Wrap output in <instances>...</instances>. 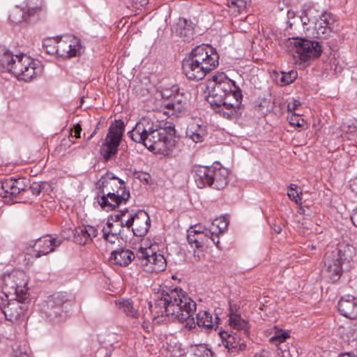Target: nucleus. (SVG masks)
I'll return each instance as SVG.
<instances>
[{
  "instance_id": "nucleus-1",
  "label": "nucleus",
  "mask_w": 357,
  "mask_h": 357,
  "mask_svg": "<svg viewBox=\"0 0 357 357\" xmlns=\"http://www.w3.org/2000/svg\"><path fill=\"white\" fill-rule=\"evenodd\" d=\"M149 308L157 316L169 317L185 324L191 330L195 328L194 314L196 303L181 288L167 289L158 294L153 304Z\"/></svg>"
},
{
  "instance_id": "nucleus-2",
  "label": "nucleus",
  "mask_w": 357,
  "mask_h": 357,
  "mask_svg": "<svg viewBox=\"0 0 357 357\" xmlns=\"http://www.w3.org/2000/svg\"><path fill=\"white\" fill-rule=\"evenodd\" d=\"M175 132L171 125L162 127L158 122L143 119L128 135L135 142L142 143L150 150H162L169 149L174 145Z\"/></svg>"
},
{
  "instance_id": "nucleus-3",
  "label": "nucleus",
  "mask_w": 357,
  "mask_h": 357,
  "mask_svg": "<svg viewBox=\"0 0 357 357\" xmlns=\"http://www.w3.org/2000/svg\"><path fill=\"white\" fill-rule=\"evenodd\" d=\"M219 64V54L211 45L202 44L193 48L183 60L182 69L191 80L202 79Z\"/></svg>"
},
{
  "instance_id": "nucleus-4",
  "label": "nucleus",
  "mask_w": 357,
  "mask_h": 357,
  "mask_svg": "<svg viewBox=\"0 0 357 357\" xmlns=\"http://www.w3.org/2000/svg\"><path fill=\"white\" fill-rule=\"evenodd\" d=\"M0 65L17 79L30 82L38 73V63L25 54H13L8 50L0 55Z\"/></svg>"
},
{
  "instance_id": "nucleus-5",
  "label": "nucleus",
  "mask_w": 357,
  "mask_h": 357,
  "mask_svg": "<svg viewBox=\"0 0 357 357\" xmlns=\"http://www.w3.org/2000/svg\"><path fill=\"white\" fill-rule=\"evenodd\" d=\"M234 81L229 79L224 73L213 76L208 82L207 101L214 107H220L222 100L234 86Z\"/></svg>"
},
{
  "instance_id": "nucleus-6",
  "label": "nucleus",
  "mask_w": 357,
  "mask_h": 357,
  "mask_svg": "<svg viewBox=\"0 0 357 357\" xmlns=\"http://www.w3.org/2000/svg\"><path fill=\"white\" fill-rule=\"evenodd\" d=\"M289 51L298 54L300 59L306 61L315 58L321 52V45L317 41H311L303 38H293L287 40Z\"/></svg>"
},
{
  "instance_id": "nucleus-7",
  "label": "nucleus",
  "mask_w": 357,
  "mask_h": 357,
  "mask_svg": "<svg viewBox=\"0 0 357 357\" xmlns=\"http://www.w3.org/2000/svg\"><path fill=\"white\" fill-rule=\"evenodd\" d=\"M123 130L124 123L121 120L116 121L115 123L110 126L100 149V155L105 160H108L116 153Z\"/></svg>"
},
{
  "instance_id": "nucleus-8",
  "label": "nucleus",
  "mask_w": 357,
  "mask_h": 357,
  "mask_svg": "<svg viewBox=\"0 0 357 357\" xmlns=\"http://www.w3.org/2000/svg\"><path fill=\"white\" fill-rule=\"evenodd\" d=\"M63 239L59 237L43 236L30 241L24 252L26 255H29L31 258L38 259L54 251L56 248L61 245Z\"/></svg>"
},
{
  "instance_id": "nucleus-9",
  "label": "nucleus",
  "mask_w": 357,
  "mask_h": 357,
  "mask_svg": "<svg viewBox=\"0 0 357 357\" xmlns=\"http://www.w3.org/2000/svg\"><path fill=\"white\" fill-rule=\"evenodd\" d=\"M350 251L349 247L335 248L331 252H327L324 257V266L326 271L331 275L333 280L338 279L342 272V264L349 261L350 256L348 252Z\"/></svg>"
},
{
  "instance_id": "nucleus-10",
  "label": "nucleus",
  "mask_w": 357,
  "mask_h": 357,
  "mask_svg": "<svg viewBox=\"0 0 357 357\" xmlns=\"http://www.w3.org/2000/svg\"><path fill=\"white\" fill-rule=\"evenodd\" d=\"M112 173H107L102 176L97 182V201L100 207L107 211L115 209V205L110 202L112 196H114V192H112Z\"/></svg>"
},
{
  "instance_id": "nucleus-11",
  "label": "nucleus",
  "mask_w": 357,
  "mask_h": 357,
  "mask_svg": "<svg viewBox=\"0 0 357 357\" xmlns=\"http://www.w3.org/2000/svg\"><path fill=\"white\" fill-rule=\"evenodd\" d=\"M22 300L17 297L13 299L0 295V310L8 321L15 322L23 316L27 306Z\"/></svg>"
},
{
  "instance_id": "nucleus-12",
  "label": "nucleus",
  "mask_w": 357,
  "mask_h": 357,
  "mask_svg": "<svg viewBox=\"0 0 357 357\" xmlns=\"http://www.w3.org/2000/svg\"><path fill=\"white\" fill-rule=\"evenodd\" d=\"M336 29L335 16L326 13L321 15L319 21L314 26L306 28L312 37L320 39L327 38Z\"/></svg>"
},
{
  "instance_id": "nucleus-13",
  "label": "nucleus",
  "mask_w": 357,
  "mask_h": 357,
  "mask_svg": "<svg viewBox=\"0 0 357 357\" xmlns=\"http://www.w3.org/2000/svg\"><path fill=\"white\" fill-rule=\"evenodd\" d=\"M139 257L142 266H144L146 271L158 273L164 271L166 268V260L163 255L155 252L152 246L141 248Z\"/></svg>"
},
{
  "instance_id": "nucleus-14",
  "label": "nucleus",
  "mask_w": 357,
  "mask_h": 357,
  "mask_svg": "<svg viewBox=\"0 0 357 357\" xmlns=\"http://www.w3.org/2000/svg\"><path fill=\"white\" fill-rule=\"evenodd\" d=\"M28 185V181L25 178H6L0 182V197H15L21 192L26 191Z\"/></svg>"
},
{
  "instance_id": "nucleus-15",
  "label": "nucleus",
  "mask_w": 357,
  "mask_h": 357,
  "mask_svg": "<svg viewBox=\"0 0 357 357\" xmlns=\"http://www.w3.org/2000/svg\"><path fill=\"white\" fill-rule=\"evenodd\" d=\"M320 16L319 11L313 8H308L299 16L296 15L294 11L289 10L287 12L288 26L291 29L294 25L301 23L303 29L306 30L309 26H314L319 21Z\"/></svg>"
},
{
  "instance_id": "nucleus-16",
  "label": "nucleus",
  "mask_w": 357,
  "mask_h": 357,
  "mask_svg": "<svg viewBox=\"0 0 357 357\" xmlns=\"http://www.w3.org/2000/svg\"><path fill=\"white\" fill-rule=\"evenodd\" d=\"M132 227L133 234L136 236H144L148 232L150 227V218L144 211H139L135 214H130L126 221V227Z\"/></svg>"
},
{
  "instance_id": "nucleus-17",
  "label": "nucleus",
  "mask_w": 357,
  "mask_h": 357,
  "mask_svg": "<svg viewBox=\"0 0 357 357\" xmlns=\"http://www.w3.org/2000/svg\"><path fill=\"white\" fill-rule=\"evenodd\" d=\"M112 187L114 196L111 198V202L115 205V208L122 204H126L130 197L129 190L125 182L114 175H112Z\"/></svg>"
},
{
  "instance_id": "nucleus-18",
  "label": "nucleus",
  "mask_w": 357,
  "mask_h": 357,
  "mask_svg": "<svg viewBox=\"0 0 357 357\" xmlns=\"http://www.w3.org/2000/svg\"><path fill=\"white\" fill-rule=\"evenodd\" d=\"M222 340V344L225 348L228 349L229 352H237L243 351L246 347L243 336L234 333L229 334L226 331L220 333Z\"/></svg>"
},
{
  "instance_id": "nucleus-19",
  "label": "nucleus",
  "mask_w": 357,
  "mask_h": 357,
  "mask_svg": "<svg viewBox=\"0 0 357 357\" xmlns=\"http://www.w3.org/2000/svg\"><path fill=\"white\" fill-rule=\"evenodd\" d=\"M340 313L351 319H357V298L346 295L341 298L337 305Z\"/></svg>"
},
{
  "instance_id": "nucleus-20",
  "label": "nucleus",
  "mask_w": 357,
  "mask_h": 357,
  "mask_svg": "<svg viewBox=\"0 0 357 357\" xmlns=\"http://www.w3.org/2000/svg\"><path fill=\"white\" fill-rule=\"evenodd\" d=\"M290 337L289 333L284 330H277L275 335L270 338V342L278 347L279 357H293L289 347L284 344L287 339Z\"/></svg>"
},
{
  "instance_id": "nucleus-21",
  "label": "nucleus",
  "mask_w": 357,
  "mask_h": 357,
  "mask_svg": "<svg viewBox=\"0 0 357 357\" xmlns=\"http://www.w3.org/2000/svg\"><path fill=\"white\" fill-rule=\"evenodd\" d=\"M213 173L211 174L209 187L214 189L221 190L225 188L228 183V170L219 164L212 166Z\"/></svg>"
},
{
  "instance_id": "nucleus-22",
  "label": "nucleus",
  "mask_w": 357,
  "mask_h": 357,
  "mask_svg": "<svg viewBox=\"0 0 357 357\" xmlns=\"http://www.w3.org/2000/svg\"><path fill=\"white\" fill-rule=\"evenodd\" d=\"M172 29L173 33L183 40L189 41L195 35L193 24L185 18H179Z\"/></svg>"
},
{
  "instance_id": "nucleus-23",
  "label": "nucleus",
  "mask_w": 357,
  "mask_h": 357,
  "mask_svg": "<svg viewBox=\"0 0 357 357\" xmlns=\"http://www.w3.org/2000/svg\"><path fill=\"white\" fill-rule=\"evenodd\" d=\"M195 181L199 188L209 186L213 168L206 166H195L192 169Z\"/></svg>"
},
{
  "instance_id": "nucleus-24",
  "label": "nucleus",
  "mask_w": 357,
  "mask_h": 357,
  "mask_svg": "<svg viewBox=\"0 0 357 357\" xmlns=\"http://www.w3.org/2000/svg\"><path fill=\"white\" fill-rule=\"evenodd\" d=\"M24 8L33 22L38 20L47 13L43 0H26Z\"/></svg>"
},
{
  "instance_id": "nucleus-25",
  "label": "nucleus",
  "mask_w": 357,
  "mask_h": 357,
  "mask_svg": "<svg viewBox=\"0 0 357 357\" xmlns=\"http://www.w3.org/2000/svg\"><path fill=\"white\" fill-rule=\"evenodd\" d=\"M227 227L226 220L215 219L209 229H206V235H208V241L211 240L217 247L219 244V234L225 231Z\"/></svg>"
},
{
  "instance_id": "nucleus-26",
  "label": "nucleus",
  "mask_w": 357,
  "mask_h": 357,
  "mask_svg": "<svg viewBox=\"0 0 357 357\" xmlns=\"http://www.w3.org/2000/svg\"><path fill=\"white\" fill-rule=\"evenodd\" d=\"M15 277V271L3 276V287L2 292L0 295L3 297H10L15 296L20 298V293L18 292L17 284Z\"/></svg>"
},
{
  "instance_id": "nucleus-27",
  "label": "nucleus",
  "mask_w": 357,
  "mask_h": 357,
  "mask_svg": "<svg viewBox=\"0 0 357 357\" xmlns=\"http://www.w3.org/2000/svg\"><path fill=\"white\" fill-rule=\"evenodd\" d=\"M134 259V253L128 249L114 250L110 257V259L113 260L114 264L121 266H127Z\"/></svg>"
},
{
  "instance_id": "nucleus-28",
  "label": "nucleus",
  "mask_w": 357,
  "mask_h": 357,
  "mask_svg": "<svg viewBox=\"0 0 357 357\" xmlns=\"http://www.w3.org/2000/svg\"><path fill=\"white\" fill-rule=\"evenodd\" d=\"M229 325L233 328L238 331V334L247 337L249 334L250 326L249 324L243 319L241 318L238 313H231L229 317Z\"/></svg>"
},
{
  "instance_id": "nucleus-29",
  "label": "nucleus",
  "mask_w": 357,
  "mask_h": 357,
  "mask_svg": "<svg viewBox=\"0 0 357 357\" xmlns=\"http://www.w3.org/2000/svg\"><path fill=\"white\" fill-rule=\"evenodd\" d=\"M206 134V126L196 123H190L186 130V136L195 143L202 142Z\"/></svg>"
},
{
  "instance_id": "nucleus-30",
  "label": "nucleus",
  "mask_w": 357,
  "mask_h": 357,
  "mask_svg": "<svg viewBox=\"0 0 357 357\" xmlns=\"http://www.w3.org/2000/svg\"><path fill=\"white\" fill-rule=\"evenodd\" d=\"M9 20L14 24H19L23 22L26 23L33 22L31 17L28 15V13L25 8H21L19 6L15 7L10 11Z\"/></svg>"
},
{
  "instance_id": "nucleus-31",
  "label": "nucleus",
  "mask_w": 357,
  "mask_h": 357,
  "mask_svg": "<svg viewBox=\"0 0 357 357\" xmlns=\"http://www.w3.org/2000/svg\"><path fill=\"white\" fill-rule=\"evenodd\" d=\"M298 77L297 71L291 70L289 72H280L275 75V82L281 86H284L294 82Z\"/></svg>"
},
{
  "instance_id": "nucleus-32",
  "label": "nucleus",
  "mask_w": 357,
  "mask_h": 357,
  "mask_svg": "<svg viewBox=\"0 0 357 357\" xmlns=\"http://www.w3.org/2000/svg\"><path fill=\"white\" fill-rule=\"evenodd\" d=\"M117 307L127 316L135 318L138 316L137 310L135 309L133 302L129 299H120L116 301Z\"/></svg>"
},
{
  "instance_id": "nucleus-33",
  "label": "nucleus",
  "mask_w": 357,
  "mask_h": 357,
  "mask_svg": "<svg viewBox=\"0 0 357 357\" xmlns=\"http://www.w3.org/2000/svg\"><path fill=\"white\" fill-rule=\"evenodd\" d=\"M242 98L243 96L241 90L238 86L236 85V83L234 82V86H232V89H231V91L228 92L225 97L223 98V102L222 104H220V107L225 106V103H235V101L237 102L238 107H240Z\"/></svg>"
},
{
  "instance_id": "nucleus-34",
  "label": "nucleus",
  "mask_w": 357,
  "mask_h": 357,
  "mask_svg": "<svg viewBox=\"0 0 357 357\" xmlns=\"http://www.w3.org/2000/svg\"><path fill=\"white\" fill-rule=\"evenodd\" d=\"M70 45H72V42L68 39V36L61 38L56 43V54L63 58H70Z\"/></svg>"
},
{
  "instance_id": "nucleus-35",
  "label": "nucleus",
  "mask_w": 357,
  "mask_h": 357,
  "mask_svg": "<svg viewBox=\"0 0 357 357\" xmlns=\"http://www.w3.org/2000/svg\"><path fill=\"white\" fill-rule=\"evenodd\" d=\"M234 102L235 103H225V106H221L218 112L224 118L229 120L233 119L238 116V110L239 109L237 102L235 101Z\"/></svg>"
},
{
  "instance_id": "nucleus-36",
  "label": "nucleus",
  "mask_w": 357,
  "mask_h": 357,
  "mask_svg": "<svg viewBox=\"0 0 357 357\" xmlns=\"http://www.w3.org/2000/svg\"><path fill=\"white\" fill-rule=\"evenodd\" d=\"M15 277L17 284L18 292L20 293V299H25L28 288L26 275L23 271H15Z\"/></svg>"
},
{
  "instance_id": "nucleus-37",
  "label": "nucleus",
  "mask_w": 357,
  "mask_h": 357,
  "mask_svg": "<svg viewBox=\"0 0 357 357\" xmlns=\"http://www.w3.org/2000/svg\"><path fill=\"white\" fill-rule=\"evenodd\" d=\"M212 315L207 311L201 310L196 313L195 326L211 328L213 327Z\"/></svg>"
},
{
  "instance_id": "nucleus-38",
  "label": "nucleus",
  "mask_w": 357,
  "mask_h": 357,
  "mask_svg": "<svg viewBox=\"0 0 357 357\" xmlns=\"http://www.w3.org/2000/svg\"><path fill=\"white\" fill-rule=\"evenodd\" d=\"M68 39L72 42V45H70V58L80 56L84 52V46L82 45V40L75 36H68Z\"/></svg>"
},
{
  "instance_id": "nucleus-39",
  "label": "nucleus",
  "mask_w": 357,
  "mask_h": 357,
  "mask_svg": "<svg viewBox=\"0 0 357 357\" xmlns=\"http://www.w3.org/2000/svg\"><path fill=\"white\" fill-rule=\"evenodd\" d=\"M165 107L169 110L168 112H165V113L169 115L179 116L186 113L188 111V107L182 105L178 102H175L172 100L167 102L165 105Z\"/></svg>"
},
{
  "instance_id": "nucleus-40",
  "label": "nucleus",
  "mask_w": 357,
  "mask_h": 357,
  "mask_svg": "<svg viewBox=\"0 0 357 357\" xmlns=\"http://www.w3.org/2000/svg\"><path fill=\"white\" fill-rule=\"evenodd\" d=\"M67 303L68 299L66 298V295L63 293L54 294L51 301H50L51 307L56 308L62 307L65 304Z\"/></svg>"
},
{
  "instance_id": "nucleus-41",
  "label": "nucleus",
  "mask_w": 357,
  "mask_h": 357,
  "mask_svg": "<svg viewBox=\"0 0 357 357\" xmlns=\"http://www.w3.org/2000/svg\"><path fill=\"white\" fill-rule=\"evenodd\" d=\"M75 241L79 245H85L89 242L84 227L76 228L74 232Z\"/></svg>"
},
{
  "instance_id": "nucleus-42",
  "label": "nucleus",
  "mask_w": 357,
  "mask_h": 357,
  "mask_svg": "<svg viewBox=\"0 0 357 357\" xmlns=\"http://www.w3.org/2000/svg\"><path fill=\"white\" fill-rule=\"evenodd\" d=\"M192 352L195 357H213L212 351L203 344L193 347Z\"/></svg>"
},
{
  "instance_id": "nucleus-43",
  "label": "nucleus",
  "mask_w": 357,
  "mask_h": 357,
  "mask_svg": "<svg viewBox=\"0 0 357 357\" xmlns=\"http://www.w3.org/2000/svg\"><path fill=\"white\" fill-rule=\"evenodd\" d=\"M298 186L296 184H290L289 186V190L287 192V195L289 197V199L297 204H301V198L300 197L299 193L297 191Z\"/></svg>"
},
{
  "instance_id": "nucleus-44",
  "label": "nucleus",
  "mask_w": 357,
  "mask_h": 357,
  "mask_svg": "<svg viewBox=\"0 0 357 357\" xmlns=\"http://www.w3.org/2000/svg\"><path fill=\"white\" fill-rule=\"evenodd\" d=\"M128 213V208H125L124 210L118 211L112 216V218H114V221L117 223V226H121V227H126V220H124L123 217L126 216Z\"/></svg>"
},
{
  "instance_id": "nucleus-45",
  "label": "nucleus",
  "mask_w": 357,
  "mask_h": 357,
  "mask_svg": "<svg viewBox=\"0 0 357 357\" xmlns=\"http://www.w3.org/2000/svg\"><path fill=\"white\" fill-rule=\"evenodd\" d=\"M102 232L104 238L112 244L115 243L119 239L118 232H114L112 229L107 230L106 227H103Z\"/></svg>"
},
{
  "instance_id": "nucleus-46",
  "label": "nucleus",
  "mask_w": 357,
  "mask_h": 357,
  "mask_svg": "<svg viewBox=\"0 0 357 357\" xmlns=\"http://www.w3.org/2000/svg\"><path fill=\"white\" fill-rule=\"evenodd\" d=\"M208 235H206V230L203 232L199 231L197 230V243L196 245V248H199L202 247L204 244H208Z\"/></svg>"
},
{
  "instance_id": "nucleus-47",
  "label": "nucleus",
  "mask_w": 357,
  "mask_h": 357,
  "mask_svg": "<svg viewBox=\"0 0 357 357\" xmlns=\"http://www.w3.org/2000/svg\"><path fill=\"white\" fill-rule=\"evenodd\" d=\"M175 102H178L181 104L182 105L188 106V99L186 95L184 93H177L174 96L173 98L171 100Z\"/></svg>"
},
{
  "instance_id": "nucleus-48",
  "label": "nucleus",
  "mask_w": 357,
  "mask_h": 357,
  "mask_svg": "<svg viewBox=\"0 0 357 357\" xmlns=\"http://www.w3.org/2000/svg\"><path fill=\"white\" fill-rule=\"evenodd\" d=\"M289 123L297 127H302L304 123V120L298 116L296 113H293L289 118Z\"/></svg>"
},
{
  "instance_id": "nucleus-49",
  "label": "nucleus",
  "mask_w": 357,
  "mask_h": 357,
  "mask_svg": "<svg viewBox=\"0 0 357 357\" xmlns=\"http://www.w3.org/2000/svg\"><path fill=\"white\" fill-rule=\"evenodd\" d=\"M85 234H87V236L89 239V242L92 241V239L97 236L98 230L92 226L88 225L84 227Z\"/></svg>"
},
{
  "instance_id": "nucleus-50",
  "label": "nucleus",
  "mask_w": 357,
  "mask_h": 357,
  "mask_svg": "<svg viewBox=\"0 0 357 357\" xmlns=\"http://www.w3.org/2000/svg\"><path fill=\"white\" fill-rule=\"evenodd\" d=\"M187 240L189 244L192 245L195 244V247L196 248L197 243V230L192 229L188 231V235H187Z\"/></svg>"
},
{
  "instance_id": "nucleus-51",
  "label": "nucleus",
  "mask_w": 357,
  "mask_h": 357,
  "mask_svg": "<svg viewBox=\"0 0 357 357\" xmlns=\"http://www.w3.org/2000/svg\"><path fill=\"white\" fill-rule=\"evenodd\" d=\"M33 195H38L41 192L42 184L38 182H33L29 185L28 189Z\"/></svg>"
},
{
  "instance_id": "nucleus-52",
  "label": "nucleus",
  "mask_w": 357,
  "mask_h": 357,
  "mask_svg": "<svg viewBox=\"0 0 357 357\" xmlns=\"http://www.w3.org/2000/svg\"><path fill=\"white\" fill-rule=\"evenodd\" d=\"M301 105V102L298 100H293L291 102L288 103L287 110L291 112V114L295 113V110Z\"/></svg>"
},
{
  "instance_id": "nucleus-53",
  "label": "nucleus",
  "mask_w": 357,
  "mask_h": 357,
  "mask_svg": "<svg viewBox=\"0 0 357 357\" xmlns=\"http://www.w3.org/2000/svg\"><path fill=\"white\" fill-rule=\"evenodd\" d=\"M229 3L237 7L238 9H243L246 6V1L245 0H228Z\"/></svg>"
},
{
  "instance_id": "nucleus-54",
  "label": "nucleus",
  "mask_w": 357,
  "mask_h": 357,
  "mask_svg": "<svg viewBox=\"0 0 357 357\" xmlns=\"http://www.w3.org/2000/svg\"><path fill=\"white\" fill-rule=\"evenodd\" d=\"M82 132V128L79 124H76L74 126L73 128L71 129V135L74 136L76 138H79Z\"/></svg>"
},
{
  "instance_id": "nucleus-55",
  "label": "nucleus",
  "mask_w": 357,
  "mask_h": 357,
  "mask_svg": "<svg viewBox=\"0 0 357 357\" xmlns=\"http://www.w3.org/2000/svg\"><path fill=\"white\" fill-rule=\"evenodd\" d=\"M356 325H350L348 327V329L349 331L350 336L349 337V339H356L357 337V328H355Z\"/></svg>"
},
{
  "instance_id": "nucleus-56",
  "label": "nucleus",
  "mask_w": 357,
  "mask_h": 357,
  "mask_svg": "<svg viewBox=\"0 0 357 357\" xmlns=\"http://www.w3.org/2000/svg\"><path fill=\"white\" fill-rule=\"evenodd\" d=\"M349 188L353 192L357 195V176L350 181Z\"/></svg>"
},
{
  "instance_id": "nucleus-57",
  "label": "nucleus",
  "mask_w": 357,
  "mask_h": 357,
  "mask_svg": "<svg viewBox=\"0 0 357 357\" xmlns=\"http://www.w3.org/2000/svg\"><path fill=\"white\" fill-rule=\"evenodd\" d=\"M353 224L357 227V208L354 210L351 215Z\"/></svg>"
},
{
  "instance_id": "nucleus-58",
  "label": "nucleus",
  "mask_w": 357,
  "mask_h": 357,
  "mask_svg": "<svg viewBox=\"0 0 357 357\" xmlns=\"http://www.w3.org/2000/svg\"><path fill=\"white\" fill-rule=\"evenodd\" d=\"M107 230H111L112 229L113 231L118 232V234H120L121 231L120 230L117 231V229H116L114 228V224L112 222H110L109 221H107Z\"/></svg>"
},
{
  "instance_id": "nucleus-59",
  "label": "nucleus",
  "mask_w": 357,
  "mask_h": 357,
  "mask_svg": "<svg viewBox=\"0 0 357 357\" xmlns=\"http://www.w3.org/2000/svg\"><path fill=\"white\" fill-rule=\"evenodd\" d=\"M338 357H357L356 355H355L354 353L348 352V353H344L339 355Z\"/></svg>"
},
{
  "instance_id": "nucleus-60",
  "label": "nucleus",
  "mask_w": 357,
  "mask_h": 357,
  "mask_svg": "<svg viewBox=\"0 0 357 357\" xmlns=\"http://www.w3.org/2000/svg\"><path fill=\"white\" fill-rule=\"evenodd\" d=\"M273 231H274L275 232H276L277 234H279V233H280V232H281V231H282V227H281V226H280V225H274V226L273 227Z\"/></svg>"
},
{
  "instance_id": "nucleus-61",
  "label": "nucleus",
  "mask_w": 357,
  "mask_h": 357,
  "mask_svg": "<svg viewBox=\"0 0 357 357\" xmlns=\"http://www.w3.org/2000/svg\"><path fill=\"white\" fill-rule=\"evenodd\" d=\"M254 357H269L267 352L262 351L255 355Z\"/></svg>"
},
{
  "instance_id": "nucleus-62",
  "label": "nucleus",
  "mask_w": 357,
  "mask_h": 357,
  "mask_svg": "<svg viewBox=\"0 0 357 357\" xmlns=\"http://www.w3.org/2000/svg\"><path fill=\"white\" fill-rule=\"evenodd\" d=\"M229 317H231V313H237V310L235 307V309L232 307V305L230 304V308H229Z\"/></svg>"
},
{
  "instance_id": "nucleus-63",
  "label": "nucleus",
  "mask_w": 357,
  "mask_h": 357,
  "mask_svg": "<svg viewBox=\"0 0 357 357\" xmlns=\"http://www.w3.org/2000/svg\"><path fill=\"white\" fill-rule=\"evenodd\" d=\"M96 130H95L87 138V141H89L96 134Z\"/></svg>"
},
{
  "instance_id": "nucleus-64",
  "label": "nucleus",
  "mask_w": 357,
  "mask_h": 357,
  "mask_svg": "<svg viewBox=\"0 0 357 357\" xmlns=\"http://www.w3.org/2000/svg\"><path fill=\"white\" fill-rule=\"evenodd\" d=\"M16 357H30V356L26 354H20V355H17Z\"/></svg>"
}]
</instances>
